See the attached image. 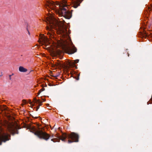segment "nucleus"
Instances as JSON below:
<instances>
[{
    "instance_id": "f3484780",
    "label": "nucleus",
    "mask_w": 152,
    "mask_h": 152,
    "mask_svg": "<svg viewBox=\"0 0 152 152\" xmlns=\"http://www.w3.org/2000/svg\"><path fill=\"white\" fill-rule=\"evenodd\" d=\"M39 107H40V106H39V105L37 107V108H36V111H37L38 110V109L39 108Z\"/></svg>"
},
{
    "instance_id": "2eb2a0df",
    "label": "nucleus",
    "mask_w": 152,
    "mask_h": 152,
    "mask_svg": "<svg viewBox=\"0 0 152 152\" xmlns=\"http://www.w3.org/2000/svg\"><path fill=\"white\" fill-rule=\"evenodd\" d=\"M22 102L24 104H26V101L25 99H23L22 100Z\"/></svg>"
},
{
    "instance_id": "393cba45",
    "label": "nucleus",
    "mask_w": 152,
    "mask_h": 152,
    "mask_svg": "<svg viewBox=\"0 0 152 152\" xmlns=\"http://www.w3.org/2000/svg\"><path fill=\"white\" fill-rule=\"evenodd\" d=\"M58 76V75H56V76H55V77H57Z\"/></svg>"
},
{
    "instance_id": "a211bd4d",
    "label": "nucleus",
    "mask_w": 152,
    "mask_h": 152,
    "mask_svg": "<svg viewBox=\"0 0 152 152\" xmlns=\"http://www.w3.org/2000/svg\"><path fill=\"white\" fill-rule=\"evenodd\" d=\"M148 9L149 11H151V7H148Z\"/></svg>"
},
{
    "instance_id": "9b49d317",
    "label": "nucleus",
    "mask_w": 152,
    "mask_h": 152,
    "mask_svg": "<svg viewBox=\"0 0 152 152\" xmlns=\"http://www.w3.org/2000/svg\"><path fill=\"white\" fill-rule=\"evenodd\" d=\"M12 133L13 135L15 134H18V131L17 129H14L12 130Z\"/></svg>"
},
{
    "instance_id": "b1692460",
    "label": "nucleus",
    "mask_w": 152,
    "mask_h": 152,
    "mask_svg": "<svg viewBox=\"0 0 152 152\" xmlns=\"http://www.w3.org/2000/svg\"><path fill=\"white\" fill-rule=\"evenodd\" d=\"M70 43H71V45H73L72 42L71 41H70Z\"/></svg>"
},
{
    "instance_id": "1a4fd4ad",
    "label": "nucleus",
    "mask_w": 152,
    "mask_h": 152,
    "mask_svg": "<svg viewBox=\"0 0 152 152\" xmlns=\"http://www.w3.org/2000/svg\"><path fill=\"white\" fill-rule=\"evenodd\" d=\"M41 39H42V42L43 44H45L46 47H47L49 43V40L47 38H46L44 35L41 37Z\"/></svg>"
},
{
    "instance_id": "2f4dec72",
    "label": "nucleus",
    "mask_w": 152,
    "mask_h": 152,
    "mask_svg": "<svg viewBox=\"0 0 152 152\" xmlns=\"http://www.w3.org/2000/svg\"><path fill=\"white\" fill-rule=\"evenodd\" d=\"M1 75H0V77H1Z\"/></svg>"
},
{
    "instance_id": "412c9836",
    "label": "nucleus",
    "mask_w": 152,
    "mask_h": 152,
    "mask_svg": "<svg viewBox=\"0 0 152 152\" xmlns=\"http://www.w3.org/2000/svg\"><path fill=\"white\" fill-rule=\"evenodd\" d=\"M77 80H78L79 79V75L77 77H76V78H75Z\"/></svg>"
},
{
    "instance_id": "6e6552de",
    "label": "nucleus",
    "mask_w": 152,
    "mask_h": 152,
    "mask_svg": "<svg viewBox=\"0 0 152 152\" xmlns=\"http://www.w3.org/2000/svg\"><path fill=\"white\" fill-rule=\"evenodd\" d=\"M72 4L73 5V7L75 8H77L80 5L81 3L83 0H71Z\"/></svg>"
},
{
    "instance_id": "7c9ffc66",
    "label": "nucleus",
    "mask_w": 152,
    "mask_h": 152,
    "mask_svg": "<svg viewBox=\"0 0 152 152\" xmlns=\"http://www.w3.org/2000/svg\"><path fill=\"white\" fill-rule=\"evenodd\" d=\"M128 56H129V53H128Z\"/></svg>"
},
{
    "instance_id": "f8f14e48",
    "label": "nucleus",
    "mask_w": 152,
    "mask_h": 152,
    "mask_svg": "<svg viewBox=\"0 0 152 152\" xmlns=\"http://www.w3.org/2000/svg\"><path fill=\"white\" fill-rule=\"evenodd\" d=\"M45 89L44 88H42V89H41L39 91L38 93V94H39L42 91L45 90Z\"/></svg>"
},
{
    "instance_id": "4468645a",
    "label": "nucleus",
    "mask_w": 152,
    "mask_h": 152,
    "mask_svg": "<svg viewBox=\"0 0 152 152\" xmlns=\"http://www.w3.org/2000/svg\"><path fill=\"white\" fill-rule=\"evenodd\" d=\"M34 101L36 103H37V102H39V100H37L36 98H35L34 99Z\"/></svg>"
},
{
    "instance_id": "6ab92c4d",
    "label": "nucleus",
    "mask_w": 152,
    "mask_h": 152,
    "mask_svg": "<svg viewBox=\"0 0 152 152\" xmlns=\"http://www.w3.org/2000/svg\"><path fill=\"white\" fill-rule=\"evenodd\" d=\"M57 53L59 55L61 53V51H57Z\"/></svg>"
},
{
    "instance_id": "5701e85b",
    "label": "nucleus",
    "mask_w": 152,
    "mask_h": 152,
    "mask_svg": "<svg viewBox=\"0 0 152 152\" xmlns=\"http://www.w3.org/2000/svg\"><path fill=\"white\" fill-rule=\"evenodd\" d=\"M27 31H28V34H29V35H30V32H29L28 31V30H27Z\"/></svg>"
},
{
    "instance_id": "0eeeda50",
    "label": "nucleus",
    "mask_w": 152,
    "mask_h": 152,
    "mask_svg": "<svg viewBox=\"0 0 152 152\" xmlns=\"http://www.w3.org/2000/svg\"><path fill=\"white\" fill-rule=\"evenodd\" d=\"M140 35L141 37L146 38L147 37H152V33L146 32L145 31H144L143 32H140Z\"/></svg>"
},
{
    "instance_id": "4be33fe9",
    "label": "nucleus",
    "mask_w": 152,
    "mask_h": 152,
    "mask_svg": "<svg viewBox=\"0 0 152 152\" xmlns=\"http://www.w3.org/2000/svg\"><path fill=\"white\" fill-rule=\"evenodd\" d=\"M29 101H30V102H29V103H30V104L31 105H32V106H34V105H33V104H32V102L31 101V100H29Z\"/></svg>"
},
{
    "instance_id": "cd10ccee",
    "label": "nucleus",
    "mask_w": 152,
    "mask_h": 152,
    "mask_svg": "<svg viewBox=\"0 0 152 152\" xmlns=\"http://www.w3.org/2000/svg\"><path fill=\"white\" fill-rule=\"evenodd\" d=\"M13 75H14V74L12 73L11 75H12V76Z\"/></svg>"
},
{
    "instance_id": "9d476101",
    "label": "nucleus",
    "mask_w": 152,
    "mask_h": 152,
    "mask_svg": "<svg viewBox=\"0 0 152 152\" xmlns=\"http://www.w3.org/2000/svg\"><path fill=\"white\" fill-rule=\"evenodd\" d=\"M19 70L21 72H26L27 71V69L22 66H20L19 68Z\"/></svg>"
},
{
    "instance_id": "c85d7f7f",
    "label": "nucleus",
    "mask_w": 152,
    "mask_h": 152,
    "mask_svg": "<svg viewBox=\"0 0 152 152\" xmlns=\"http://www.w3.org/2000/svg\"><path fill=\"white\" fill-rule=\"evenodd\" d=\"M48 105H49V104H47V105H46L48 106Z\"/></svg>"
},
{
    "instance_id": "f257e3e1",
    "label": "nucleus",
    "mask_w": 152,
    "mask_h": 152,
    "mask_svg": "<svg viewBox=\"0 0 152 152\" xmlns=\"http://www.w3.org/2000/svg\"><path fill=\"white\" fill-rule=\"evenodd\" d=\"M48 22L47 27L48 31L47 34L51 37L54 34V31L53 28H55L57 32L65 37L68 36L69 32L67 31L66 26L64 23H59L54 18L50 17L47 19Z\"/></svg>"
},
{
    "instance_id": "bb28decb",
    "label": "nucleus",
    "mask_w": 152,
    "mask_h": 152,
    "mask_svg": "<svg viewBox=\"0 0 152 152\" xmlns=\"http://www.w3.org/2000/svg\"><path fill=\"white\" fill-rule=\"evenodd\" d=\"M63 21H64V23H65V21L64 20H63Z\"/></svg>"
},
{
    "instance_id": "c756f323",
    "label": "nucleus",
    "mask_w": 152,
    "mask_h": 152,
    "mask_svg": "<svg viewBox=\"0 0 152 152\" xmlns=\"http://www.w3.org/2000/svg\"><path fill=\"white\" fill-rule=\"evenodd\" d=\"M47 86V85H46L45 86V87H46Z\"/></svg>"
},
{
    "instance_id": "20e7f679",
    "label": "nucleus",
    "mask_w": 152,
    "mask_h": 152,
    "mask_svg": "<svg viewBox=\"0 0 152 152\" xmlns=\"http://www.w3.org/2000/svg\"><path fill=\"white\" fill-rule=\"evenodd\" d=\"M33 132L39 138L43 139L46 141L48 140L50 137H53V135L50 136L48 134L41 129L40 128H38V129L34 128Z\"/></svg>"
},
{
    "instance_id": "ddd939ff",
    "label": "nucleus",
    "mask_w": 152,
    "mask_h": 152,
    "mask_svg": "<svg viewBox=\"0 0 152 152\" xmlns=\"http://www.w3.org/2000/svg\"><path fill=\"white\" fill-rule=\"evenodd\" d=\"M79 60L77 59L74 61V62L73 63V64H75L76 63H77L79 62Z\"/></svg>"
},
{
    "instance_id": "dca6fc26",
    "label": "nucleus",
    "mask_w": 152,
    "mask_h": 152,
    "mask_svg": "<svg viewBox=\"0 0 152 152\" xmlns=\"http://www.w3.org/2000/svg\"><path fill=\"white\" fill-rule=\"evenodd\" d=\"M42 102H41L39 101V102H37V103H39V106H40L42 105Z\"/></svg>"
},
{
    "instance_id": "a878e982",
    "label": "nucleus",
    "mask_w": 152,
    "mask_h": 152,
    "mask_svg": "<svg viewBox=\"0 0 152 152\" xmlns=\"http://www.w3.org/2000/svg\"><path fill=\"white\" fill-rule=\"evenodd\" d=\"M43 100L44 102V101H45V99H43Z\"/></svg>"
},
{
    "instance_id": "7ed1b4c3",
    "label": "nucleus",
    "mask_w": 152,
    "mask_h": 152,
    "mask_svg": "<svg viewBox=\"0 0 152 152\" xmlns=\"http://www.w3.org/2000/svg\"><path fill=\"white\" fill-rule=\"evenodd\" d=\"M55 137L57 138H55L51 140L53 142H59L60 140L65 142L67 141V139L68 143L78 142L79 137L78 134L74 132H72L70 134L63 133L61 136H56Z\"/></svg>"
},
{
    "instance_id": "39448f33",
    "label": "nucleus",
    "mask_w": 152,
    "mask_h": 152,
    "mask_svg": "<svg viewBox=\"0 0 152 152\" xmlns=\"http://www.w3.org/2000/svg\"><path fill=\"white\" fill-rule=\"evenodd\" d=\"M69 43L66 42L65 43L63 44L62 48L66 53L69 54H72L77 52V49L74 45H72V47H71Z\"/></svg>"
},
{
    "instance_id": "aec40b11",
    "label": "nucleus",
    "mask_w": 152,
    "mask_h": 152,
    "mask_svg": "<svg viewBox=\"0 0 152 152\" xmlns=\"http://www.w3.org/2000/svg\"><path fill=\"white\" fill-rule=\"evenodd\" d=\"M11 76H12V75H9V79L10 80H12L11 77Z\"/></svg>"
},
{
    "instance_id": "f03ea898",
    "label": "nucleus",
    "mask_w": 152,
    "mask_h": 152,
    "mask_svg": "<svg viewBox=\"0 0 152 152\" xmlns=\"http://www.w3.org/2000/svg\"><path fill=\"white\" fill-rule=\"evenodd\" d=\"M67 3L66 0H62V2L61 3L57 2L56 4L53 1H47L45 6L53 9L55 7L56 5H58L59 7V10L58 11L59 15L64 17L65 19H69L72 17V13L70 11L67 10L65 8L67 6V5L66 4Z\"/></svg>"
},
{
    "instance_id": "423d86ee",
    "label": "nucleus",
    "mask_w": 152,
    "mask_h": 152,
    "mask_svg": "<svg viewBox=\"0 0 152 152\" xmlns=\"http://www.w3.org/2000/svg\"><path fill=\"white\" fill-rule=\"evenodd\" d=\"M10 135L6 132L5 130L0 128V145L2 142H5L10 139Z\"/></svg>"
}]
</instances>
